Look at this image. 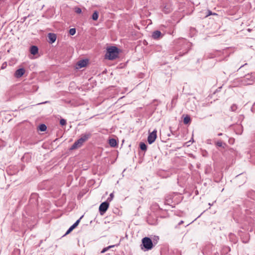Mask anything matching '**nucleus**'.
Returning <instances> with one entry per match:
<instances>
[{
	"instance_id": "nucleus-1",
	"label": "nucleus",
	"mask_w": 255,
	"mask_h": 255,
	"mask_svg": "<svg viewBox=\"0 0 255 255\" xmlns=\"http://www.w3.org/2000/svg\"><path fill=\"white\" fill-rule=\"evenodd\" d=\"M91 136L90 132L85 133L81 135V137L76 141L71 147V149H74L77 148L81 147L83 143L87 141Z\"/></svg>"
},
{
	"instance_id": "nucleus-2",
	"label": "nucleus",
	"mask_w": 255,
	"mask_h": 255,
	"mask_svg": "<svg viewBox=\"0 0 255 255\" xmlns=\"http://www.w3.org/2000/svg\"><path fill=\"white\" fill-rule=\"evenodd\" d=\"M119 49L116 46H111L107 48L106 58L109 60H114L118 57Z\"/></svg>"
},
{
	"instance_id": "nucleus-3",
	"label": "nucleus",
	"mask_w": 255,
	"mask_h": 255,
	"mask_svg": "<svg viewBox=\"0 0 255 255\" xmlns=\"http://www.w3.org/2000/svg\"><path fill=\"white\" fill-rule=\"evenodd\" d=\"M241 82L244 86L253 84L255 82V72H252L245 75L241 79Z\"/></svg>"
},
{
	"instance_id": "nucleus-4",
	"label": "nucleus",
	"mask_w": 255,
	"mask_h": 255,
	"mask_svg": "<svg viewBox=\"0 0 255 255\" xmlns=\"http://www.w3.org/2000/svg\"><path fill=\"white\" fill-rule=\"evenodd\" d=\"M142 244L146 250H151L153 248L152 242L148 237H145L142 239Z\"/></svg>"
},
{
	"instance_id": "nucleus-5",
	"label": "nucleus",
	"mask_w": 255,
	"mask_h": 255,
	"mask_svg": "<svg viewBox=\"0 0 255 255\" xmlns=\"http://www.w3.org/2000/svg\"><path fill=\"white\" fill-rule=\"evenodd\" d=\"M109 207V203L108 202L106 201L103 202L99 207V212L101 215H103L108 210Z\"/></svg>"
},
{
	"instance_id": "nucleus-6",
	"label": "nucleus",
	"mask_w": 255,
	"mask_h": 255,
	"mask_svg": "<svg viewBox=\"0 0 255 255\" xmlns=\"http://www.w3.org/2000/svg\"><path fill=\"white\" fill-rule=\"evenodd\" d=\"M157 130L154 129L152 132L150 133L147 137V141L149 144L152 143L157 137Z\"/></svg>"
},
{
	"instance_id": "nucleus-7",
	"label": "nucleus",
	"mask_w": 255,
	"mask_h": 255,
	"mask_svg": "<svg viewBox=\"0 0 255 255\" xmlns=\"http://www.w3.org/2000/svg\"><path fill=\"white\" fill-rule=\"evenodd\" d=\"M25 72V70L24 68H19L16 70L14 73V77L16 78H20L22 76Z\"/></svg>"
},
{
	"instance_id": "nucleus-8",
	"label": "nucleus",
	"mask_w": 255,
	"mask_h": 255,
	"mask_svg": "<svg viewBox=\"0 0 255 255\" xmlns=\"http://www.w3.org/2000/svg\"><path fill=\"white\" fill-rule=\"evenodd\" d=\"M182 119H183V123L185 125H188L191 123V120L189 115L187 114H183L182 116Z\"/></svg>"
},
{
	"instance_id": "nucleus-9",
	"label": "nucleus",
	"mask_w": 255,
	"mask_h": 255,
	"mask_svg": "<svg viewBox=\"0 0 255 255\" xmlns=\"http://www.w3.org/2000/svg\"><path fill=\"white\" fill-rule=\"evenodd\" d=\"M161 37H162V34L159 30H155L152 33V37L154 39H158Z\"/></svg>"
},
{
	"instance_id": "nucleus-10",
	"label": "nucleus",
	"mask_w": 255,
	"mask_h": 255,
	"mask_svg": "<svg viewBox=\"0 0 255 255\" xmlns=\"http://www.w3.org/2000/svg\"><path fill=\"white\" fill-rule=\"evenodd\" d=\"M48 37L51 43H53L56 41V35L54 33H49L48 34Z\"/></svg>"
},
{
	"instance_id": "nucleus-11",
	"label": "nucleus",
	"mask_w": 255,
	"mask_h": 255,
	"mask_svg": "<svg viewBox=\"0 0 255 255\" xmlns=\"http://www.w3.org/2000/svg\"><path fill=\"white\" fill-rule=\"evenodd\" d=\"M87 63H88L87 60H80L78 62V66H79V68H81L85 67L86 66V65L87 64Z\"/></svg>"
},
{
	"instance_id": "nucleus-12",
	"label": "nucleus",
	"mask_w": 255,
	"mask_h": 255,
	"mask_svg": "<svg viewBox=\"0 0 255 255\" xmlns=\"http://www.w3.org/2000/svg\"><path fill=\"white\" fill-rule=\"evenodd\" d=\"M162 7L163 11L165 13H168L170 12V11H171V7L170 4H167L165 5L163 4V5H162Z\"/></svg>"
},
{
	"instance_id": "nucleus-13",
	"label": "nucleus",
	"mask_w": 255,
	"mask_h": 255,
	"mask_svg": "<svg viewBox=\"0 0 255 255\" xmlns=\"http://www.w3.org/2000/svg\"><path fill=\"white\" fill-rule=\"evenodd\" d=\"M30 51L32 55H35L38 53V48L36 46H32L30 47Z\"/></svg>"
},
{
	"instance_id": "nucleus-14",
	"label": "nucleus",
	"mask_w": 255,
	"mask_h": 255,
	"mask_svg": "<svg viewBox=\"0 0 255 255\" xmlns=\"http://www.w3.org/2000/svg\"><path fill=\"white\" fill-rule=\"evenodd\" d=\"M109 144L112 147H115L117 144V141L114 138H111L109 140Z\"/></svg>"
},
{
	"instance_id": "nucleus-15",
	"label": "nucleus",
	"mask_w": 255,
	"mask_h": 255,
	"mask_svg": "<svg viewBox=\"0 0 255 255\" xmlns=\"http://www.w3.org/2000/svg\"><path fill=\"white\" fill-rule=\"evenodd\" d=\"M215 144L216 145H217V146H219V147H222L223 148H225V146H226V144L225 143H223L221 141L219 140V141H217V142H215Z\"/></svg>"
},
{
	"instance_id": "nucleus-16",
	"label": "nucleus",
	"mask_w": 255,
	"mask_h": 255,
	"mask_svg": "<svg viewBox=\"0 0 255 255\" xmlns=\"http://www.w3.org/2000/svg\"><path fill=\"white\" fill-rule=\"evenodd\" d=\"M99 17V12L97 11H95L92 14V18L94 20H97Z\"/></svg>"
},
{
	"instance_id": "nucleus-17",
	"label": "nucleus",
	"mask_w": 255,
	"mask_h": 255,
	"mask_svg": "<svg viewBox=\"0 0 255 255\" xmlns=\"http://www.w3.org/2000/svg\"><path fill=\"white\" fill-rule=\"evenodd\" d=\"M38 129L40 131H45L46 130V129H47V127H46L45 125H44V124H41L38 127Z\"/></svg>"
},
{
	"instance_id": "nucleus-18",
	"label": "nucleus",
	"mask_w": 255,
	"mask_h": 255,
	"mask_svg": "<svg viewBox=\"0 0 255 255\" xmlns=\"http://www.w3.org/2000/svg\"><path fill=\"white\" fill-rule=\"evenodd\" d=\"M140 148L142 150H146L147 149L146 145L143 142L140 143Z\"/></svg>"
},
{
	"instance_id": "nucleus-19",
	"label": "nucleus",
	"mask_w": 255,
	"mask_h": 255,
	"mask_svg": "<svg viewBox=\"0 0 255 255\" xmlns=\"http://www.w3.org/2000/svg\"><path fill=\"white\" fill-rule=\"evenodd\" d=\"M115 246L114 245H113V246H110L108 247H106V248H105L103 249V250L101 251V253H105L106 251H107L109 249H110V248H112L113 247H114Z\"/></svg>"
},
{
	"instance_id": "nucleus-20",
	"label": "nucleus",
	"mask_w": 255,
	"mask_h": 255,
	"mask_svg": "<svg viewBox=\"0 0 255 255\" xmlns=\"http://www.w3.org/2000/svg\"><path fill=\"white\" fill-rule=\"evenodd\" d=\"M83 216H82L80 219H79L72 226L74 229L79 224V222L80 221V220L82 218Z\"/></svg>"
},
{
	"instance_id": "nucleus-21",
	"label": "nucleus",
	"mask_w": 255,
	"mask_h": 255,
	"mask_svg": "<svg viewBox=\"0 0 255 255\" xmlns=\"http://www.w3.org/2000/svg\"><path fill=\"white\" fill-rule=\"evenodd\" d=\"M76 33V29L74 28H71L69 30V34L71 35H74Z\"/></svg>"
},
{
	"instance_id": "nucleus-22",
	"label": "nucleus",
	"mask_w": 255,
	"mask_h": 255,
	"mask_svg": "<svg viewBox=\"0 0 255 255\" xmlns=\"http://www.w3.org/2000/svg\"><path fill=\"white\" fill-rule=\"evenodd\" d=\"M60 124L62 126H65L66 124V121L64 119H61L60 121Z\"/></svg>"
},
{
	"instance_id": "nucleus-23",
	"label": "nucleus",
	"mask_w": 255,
	"mask_h": 255,
	"mask_svg": "<svg viewBox=\"0 0 255 255\" xmlns=\"http://www.w3.org/2000/svg\"><path fill=\"white\" fill-rule=\"evenodd\" d=\"M113 197H114V193H112L110 194V196L108 198L107 201V202L111 201L113 200Z\"/></svg>"
},
{
	"instance_id": "nucleus-24",
	"label": "nucleus",
	"mask_w": 255,
	"mask_h": 255,
	"mask_svg": "<svg viewBox=\"0 0 255 255\" xmlns=\"http://www.w3.org/2000/svg\"><path fill=\"white\" fill-rule=\"evenodd\" d=\"M231 110L232 112H235L237 110V106L235 104H234L231 107Z\"/></svg>"
},
{
	"instance_id": "nucleus-25",
	"label": "nucleus",
	"mask_w": 255,
	"mask_h": 255,
	"mask_svg": "<svg viewBox=\"0 0 255 255\" xmlns=\"http://www.w3.org/2000/svg\"><path fill=\"white\" fill-rule=\"evenodd\" d=\"M75 12H76L77 13H81V12H82V10L79 7H76L75 8Z\"/></svg>"
},
{
	"instance_id": "nucleus-26",
	"label": "nucleus",
	"mask_w": 255,
	"mask_h": 255,
	"mask_svg": "<svg viewBox=\"0 0 255 255\" xmlns=\"http://www.w3.org/2000/svg\"><path fill=\"white\" fill-rule=\"evenodd\" d=\"M74 228L71 226L66 232L65 235L69 234Z\"/></svg>"
},
{
	"instance_id": "nucleus-27",
	"label": "nucleus",
	"mask_w": 255,
	"mask_h": 255,
	"mask_svg": "<svg viewBox=\"0 0 255 255\" xmlns=\"http://www.w3.org/2000/svg\"><path fill=\"white\" fill-rule=\"evenodd\" d=\"M6 63H3L2 66H1V68L2 69H4L6 67Z\"/></svg>"
},
{
	"instance_id": "nucleus-28",
	"label": "nucleus",
	"mask_w": 255,
	"mask_h": 255,
	"mask_svg": "<svg viewBox=\"0 0 255 255\" xmlns=\"http://www.w3.org/2000/svg\"><path fill=\"white\" fill-rule=\"evenodd\" d=\"M208 13L207 15V16H209V15L213 14L212 12L210 10H208Z\"/></svg>"
},
{
	"instance_id": "nucleus-29",
	"label": "nucleus",
	"mask_w": 255,
	"mask_h": 255,
	"mask_svg": "<svg viewBox=\"0 0 255 255\" xmlns=\"http://www.w3.org/2000/svg\"><path fill=\"white\" fill-rule=\"evenodd\" d=\"M252 111H255V104L253 105L252 109Z\"/></svg>"
},
{
	"instance_id": "nucleus-30",
	"label": "nucleus",
	"mask_w": 255,
	"mask_h": 255,
	"mask_svg": "<svg viewBox=\"0 0 255 255\" xmlns=\"http://www.w3.org/2000/svg\"><path fill=\"white\" fill-rule=\"evenodd\" d=\"M247 65V63H246V64H244V65H243L241 66H240V67L239 68L238 70H240L241 68H242L243 67H244V66Z\"/></svg>"
},
{
	"instance_id": "nucleus-31",
	"label": "nucleus",
	"mask_w": 255,
	"mask_h": 255,
	"mask_svg": "<svg viewBox=\"0 0 255 255\" xmlns=\"http://www.w3.org/2000/svg\"><path fill=\"white\" fill-rule=\"evenodd\" d=\"M222 135V133H220L218 134V136H221Z\"/></svg>"
},
{
	"instance_id": "nucleus-32",
	"label": "nucleus",
	"mask_w": 255,
	"mask_h": 255,
	"mask_svg": "<svg viewBox=\"0 0 255 255\" xmlns=\"http://www.w3.org/2000/svg\"><path fill=\"white\" fill-rule=\"evenodd\" d=\"M47 102H43V103H39V104H44V103H46ZM38 105H39V104H38Z\"/></svg>"
},
{
	"instance_id": "nucleus-33",
	"label": "nucleus",
	"mask_w": 255,
	"mask_h": 255,
	"mask_svg": "<svg viewBox=\"0 0 255 255\" xmlns=\"http://www.w3.org/2000/svg\"><path fill=\"white\" fill-rule=\"evenodd\" d=\"M209 205L210 206H212V205H213V204H211L209 203Z\"/></svg>"
}]
</instances>
